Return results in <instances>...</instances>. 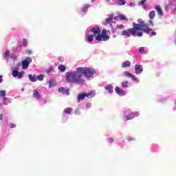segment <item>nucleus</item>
<instances>
[{
  "label": "nucleus",
  "instance_id": "f257e3e1",
  "mask_svg": "<svg viewBox=\"0 0 176 176\" xmlns=\"http://www.w3.org/2000/svg\"><path fill=\"white\" fill-rule=\"evenodd\" d=\"M96 74V70L90 67H78L76 72H69L66 73V80L70 83H82L85 82L82 80V75H85L86 78H91Z\"/></svg>",
  "mask_w": 176,
  "mask_h": 176
},
{
  "label": "nucleus",
  "instance_id": "f03ea898",
  "mask_svg": "<svg viewBox=\"0 0 176 176\" xmlns=\"http://www.w3.org/2000/svg\"><path fill=\"white\" fill-rule=\"evenodd\" d=\"M151 31H152V29L151 28H148L145 21L140 19L139 23H133V28L122 30L121 35H122V36H126V38H129L131 35H133V36H135V35H137V36L141 37L143 35L142 32L149 34Z\"/></svg>",
  "mask_w": 176,
  "mask_h": 176
},
{
  "label": "nucleus",
  "instance_id": "7ed1b4c3",
  "mask_svg": "<svg viewBox=\"0 0 176 176\" xmlns=\"http://www.w3.org/2000/svg\"><path fill=\"white\" fill-rule=\"evenodd\" d=\"M96 41H98V42H101V41H103L104 42L109 41V36L107 34V30L103 29L102 32H100V35L96 36Z\"/></svg>",
  "mask_w": 176,
  "mask_h": 176
},
{
  "label": "nucleus",
  "instance_id": "20e7f679",
  "mask_svg": "<svg viewBox=\"0 0 176 176\" xmlns=\"http://www.w3.org/2000/svg\"><path fill=\"white\" fill-rule=\"evenodd\" d=\"M31 63H32V58L31 57H27L25 59H23L21 62L23 69H27Z\"/></svg>",
  "mask_w": 176,
  "mask_h": 176
},
{
  "label": "nucleus",
  "instance_id": "39448f33",
  "mask_svg": "<svg viewBox=\"0 0 176 176\" xmlns=\"http://www.w3.org/2000/svg\"><path fill=\"white\" fill-rule=\"evenodd\" d=\"M90 32H91L93 34L94 36H98V35H100V34H101V30L100 29V27L96 26L94 28H92L90 30Z\"/></svg>",
  "mask_w": 176,
  "mask_h": 176
},
{
  "label": "nucleus",
  "instance_id": "423d86ee",
  "mask_svg": "<svg viewBox=\"0 0 176 176\" xmlns=\"http://www.w3.org/2000/svg\"><path fill=\"white\" fill-rule=\"evenodd\" d=\"M124 76L126 78H131L132 80H134L135 82H137L138 80V78H135V76L129 72H124Z\"/></svg>",
  "mask_w": 176,
  "mask_h": 176
},
{
  "label": "nucleus",
  "instance_id": "0eeeda50",
  "mask_svg": "<svg viewBox=\"0 0 176 176\" xmlns=\"http://www.w3.org/2000/svg\"><path fill=\"white\" fill-rule=\"evenodd\" d=\"M87 95L86 93L85 92H81L80 94H78V96H77V102H80V101H83V100H85V98H86Z\"/></svg>",
  "mask_w": 176,
  "mask_h": 176
},
{
  "label": "nucleus",
  "instance_id": "6e6552de",
  "mask_svg": "<svg viewBox=\"0 0 176 176\" xmlns=\"http://www.w3.org/2000/svg\"><path fill=\"white\" fill-rule=\"evenodd\" d=\"M137 116V113H131L128 116H124V120H131V119H134Z\"/></svg>",
  "mask_w": 176,
  "mask_h": 176
},
{
  "label": "nucleus",
  "instance_id": "1a4fd4ad",
  "mask_svg": "<svg viewBox=\"0 0 176 176\" xmlns=\"http://www.w3.org/2000/svg\"><path fill=\"white\" fill-rule=\"evenodd\" d=\"M144 69L142 68V66L141 65H135V71L136 72V75H138L142 72Z\"/></svg>",
  "mask_w": 176,
  "mask_h": 176
},
{
  "label": "nucleus",
  "instance_id": "9d476101",
  "mask_svg": "<svg viewBox=\"0 0 176 176\" xmlns=\"http://www.w3.org/2000/svg\"><path fill=\"white\" fill-rule=\"evenodd\" d=\"M116 93L118 94L119 96H124L126 94V91L124 90H122L119 87H116L115 89Z\"/></svg>",
  "mask_w": 176,
  "mask_h": 176
},
{
  "label": "nucleus",
  "instance_id": "9b49d317",
  "mask_svg": "<svg viewBox=\"0 0 176 176\" xmlns=\"http://www.w3.org/2000/svg\"><path fill=\"white\" fill-rule=\"evenodd\" d=\"M59 93H63L65 96H69V91L68 89L65 90V88L64 87H60L58 90Z\"/></svg>",
  "mask_w": 176,
  "mask_h": 176
},
{
  "label": "nucleus",
  "instance_id": "f8f14e48",
  "mask_svg": "<svg viewBox=\"0 0 176 176\" xmlns=\"http://www.w3.org/2000/svg\"><path fill=\"white\" fill-rule=\"evenodd\" d=\"M155 10H157V13L158 16H163V10H162V8L160 6H156L155 7Z\"/></svg>",
  "mask_w": 176,
  "mask_h": 176
},
{
  "label": "nucleus",
  "instance_id": "ddd939ff",
  "mask_svg": "<svg viewBox=\"0 0 176 176\" xmlns=\"http://www.w3.org/2000/svg\"><path fill=\"white\" fill-rule=\"evenodd\" d=\"M33 97H34V98H36V100H39L41 98V94H39V92H38V90H36V89L34 90Z\"/></svg>",
  "mask_w": 176,
  "mask_h": 176
},
{
  "label": "nucleus",
  "instance_id": "4468645a",
  "mask_svg": "<svg viewBox=\"0 0 176 176\" xmlns=\"http://www.w3.org/2000/svg\"><path fill=\"white\" fill-rule=\"evenodd\" d=\"M105 90H108L109 93L113 92V86L112 85H107L104 87Z\"/></svg>",
  "mask_w": 176,
  "mask_h": 176
},
{
  "label": "nucleus",
  "instance_id": "2eb2a0df",
  "mask_svg": "<svg viewBox=\"0 0 176 176\" xmlns=\"http://www.w3.org/2000/svg\"><path fill=\"white\" fill-rule=\"evenodd\" d=\"M87 98H93L96 97V91H91L88 94H86Z\"/></svg>",
  "mask_w": 176,
  "mask_h": 176
},
{
  "label": "nucleus",
  "instance_id": "dca6fc26",
  "mask_svg": "<svg viewBox=\"0 0 176 176\" xmlns=\"http://www.w3.org/2000/svg\"><path fill=\"white\" fill-rule=\"evenodd\" d=\"M28 78L30 82H36L37 78L35 75L28 74Z\"/></svg>",
  "mask_w": 176,
  "mask_h": 176
},
{
  "label": "nucleus",
  "instance_id": "f3484780",
  "mask_svg": "<svg viewBox=\"0 0 176 176\" xmlns=\"http://www.w3.org/2000/svg\"><path fill=\"white\" fill-rule=\"evenodd\" d=\"M130 65H131V63H130L129 60H126L122 63V68H126L127 67H130Z\"/></svg>",
  "mask_w": 176,
  "mask_h": 176
},
{
  "label": "nucleus",
  "instance_id": "a211bd4d",
  "mask_svg": "<svg viewBox=\"0 0 176 176\" xmlns=\"http://www.w3.org/2000/svg\"><path fill=\"white\" fill-rule=\"evenodd\" d=\"M58 69H59L60 72H65V69H67V67H65V65H60L58 67Z\"/></svg>",
  "mask_w": 176,
  "mask_h": 176
},
{
  "label": "nucleus",
  "instance_id": "6ab92c4d",
  "mask_svg": "<svg viewBox=\"0 0 176 176\" xmlns=\"http://www.w3.org/2000/svg\"><path fill=\"white\" fill-rule=\"evenodd\" d=\"M63 111L65 112V113H66L67 115H71V112H72V108L71 107H68L66 108L63 110Z\"/></svg>",
  "mask_w": 176,
  "mask_h": 176
},
{
  "label": "nucleus",
  "instance_id": "aec40b11",
  "mask_svg": "<svg viewBox=\"0 0 176 176\" xmlns=\"http://www.w3.org/2000/svg\"><path fill=\"white\" fill-rule=\"evenodd\" d=\"M121 86L123 89H127V87H129V81H123L121 83Z\"/></svg>",
  "mask_w": 176,
  "mask_h": 176
},
{
  "label": "nucleus",
  "instance_id": "412c9836",
  "mask_svg": "<svg viewBox=\"0 0 176 176\" xmlns=\"http://www.w3.org/2000/svg\"><path fill=\"white\" fill-rule=\"evenodd\" d=\"M156 16V12L155 11H151L148 14V17L152 20Z\"/></svg>",
  "mask_w": 176,
  "mask_h": 176
},
{
  "label": "nucleus",
  "instance_id": "4be33fe9",
  "mask_svg": "<svg viewBox=\"0 0 176 176\" xmlns=\"http://www.w3.org/2000/svg\"><path fill=\"white\" fill-rule=\"evenodd\" d=\"M139 52L142 53V54H148V51H145V47H141L139 49Z\"/></svg>",
  "mask_w": 176,
  "mask_h": 176
},
{
  "label": "nucleus",
  "instance_id": "5701e85b",
  "mask_svg": "<svg viewBox=\"0 0 176 176\" xmlns=\"http://www.w3.org/2000/svg\"><path fill=\"white\" fill-rule=\"evenodd\" d=\"M94 35L93 34H89V35H88V36H87V41H88V42H93V41H94Z\"/></svg>",
  "mask_w": 176,
  "mask_h": 176
},
{
  "label": "nucleus",
  "instance_id": "b1692460",
  "mask_svg": "<svg viewBox=\"0 0 176 176\" xmlns=\"http://www.w3.org/2000/svg\"><path fill=\"white\" fill-rule=\"evenodd\" d=\"M118 18L120 19V20L121 21H126V20H127V17H126V16H125L124 15H123V14L119 15V16H118Z\"/></svg>",
  "mask_w": 176,
  "mask_h": 176
},
{
  "label": "nucleus",
  "instance_id": "393cba45",
  "mask_svg": "<svg viewBox=\"0 0 176 176\" xmlns=\"http://www.w3.org/2000/svg\"><path fill=\"white\" fill-rule=\"evenodd\" d=\"M56 86V83L54 82V80H51L49 82V87H54Z\"/></svg>",
  "mask_w": 176,
  "mask_h": 176
},
{
  "label": "nucleus",
  "instance_id": "a878e982",
  "mask_svg": "<svg viewBox=\"0 0 176 176\" xmlns=\"http://www.w3.org/2000/svg\"><path fill=\"white\" fill-rule=\"evenodd\" d=\"M36 78H37V80L42 82V80H43V78H45V76H43V75H42V74H40Z\"/></svg>",
  "mask_w": 176,
  "mask_h": 176
},
{
  "label": "nucleus",
  "instance_id": "bb28decb",
  "mask_svg": "<svg viewBox=\"0 0 176 176\" xmlns=\"http://www.w3.org/2000/svg\"><path fill=\"white\" fill-rule=\"evenodd\" d=\"M6 96V91L5 90H0V97H4Z\"/></svg>",
  "mask_w": 176,
  "mask_h": 176
},
{
  "label": "nucleus",
  "instance_id": "cd10ccee",
  "mask_svg": "<svg viewBox=\"0 0 176 176\" xmlns=\"http://www.w3.org/2000/svg\"><path fill=\"white\" fill-rule=\"evenodd\" d=\"M18 75H19V71H17V70H14V71H12V76H13L14 78L17 77Z\"/></svg>",
  "mask_w": 176,
  "mask_h": 176
},
{
  "label": "nucleus",
  "instance_id": "c85d7f7f",
  "mask_svg": "<svg viewBox=\"0 0 176 176\" xmlns=\"http://www.w3.org/2000/svg\"><path fill=\"white\" fill-rule=\"evenodd\" d=\"M3 105H8V98L4 97L3 98Z\"/></svg>",
  "mask_w": 176,
  "mask_h": 176
},
{
  "label": "nucleus",
  "instance_id": "c756f323",
  "mask_svg": "<svg viewBox=\"0 0 176 176\" xmlns=\"http://www.w3.org/2000/svg\"><path fill=\"white\" fill-rule=\"evenodd\" d=\"M118 4L119 5H126V1L124 0H118Z\"/></svg>",
  "mask_w": 176,
  "mask_h": 176
},
{
  "label": "nucleus",
  "instance_id": "7c9ffc66",
  "mask_svg": "<svg viewBox=\"0 0 176 176\" xmlns=\"http://www.w3.org/2000/svg\"><path fill=\"white\" fill-rule=\"evenodd\" d=\"M146 27H148V28H149V25H151V27H153V21H152V20H149L148 21V25H146Z\"/></svg>",
  "mask_w": 176,
  "mask_h": 176
},
{
  "label": "nucleus",
  "instance_id": "2f4dec72",
  "mask_svg": "<svg viewBox=\"0 0 176 176\" xmlns=\"http://www.w3.org/2000/svg\"><path fill=\"white\" fill-rule=\"evenodd\" d=\"M17 76H18L19 79H21V78H23V76H24V73L23 72H19Z\"/></svg>",
  "mask_w": 176,
  "mask_h": 176
},
{
  "label": "nucleus",
  "instance_id": "473e14b6",
  "mask_svg": "<svg viewBox=\"0 0 176 176\" xmlns=\"http://www.w3.org/2000/svg\"><path fill=\"white\" fill-rule=\"evenodd\" d=\"M173 5V3H169L168 4L165 6V10H168L170 9V6Z\"/></svg>",
  "mask_w": 176,
  "mask_h": 176
},
{
  "label": "nucleus",
  "instance_id": "72a5a7b5",
  "mask_svg": "<svg viewBox=\"0 0 176 176\" xmlns=\"http://www.w3.org/2000/svg\"><path fill=\"white\" fill-rule=\"evenodd\" d=\"M9 56H10V52H9V51H6V52H5V54H4V57H5L6 58H8V57H9Z\"/></svg>",
  "mask_w": 176,
  "mask_h": 176
},
{
  "label": "nucleus",
  "instance_id": "f704fd0d",
  "mask_svg": "<svg viewBox=\"0 0 176 176\" xmlns=\"http://www.w3.org/2000/svg\"><path fill=\"white\" fill-rule=\"evenodd\" d=\"M10 58H12V60H16V58H17V56H16V54H12L10 56Z\"/></svg>",
  "mask_w": 176,
  "mask_h": 176
},
{
  "label": "nucleus",
  "instance_id": "c9c22d12",
  "mask_svg": "<svg viewBox=\"0 0 176 176\" xmlns=\"http://www.w3.org/2000/svg\"><path fill=\"white\" fill-rule=\"evenodd\" d=\"M112 20L113 19L111 17L106 19L107 23H112Z\"/></svg>",
  "mask_w": 176,
  "mask_h": 176
},
{
  "label": "nucleus",
  "instance_id": "e433bc0d",
  "mask_svg": "<svg viewBox=\"0 0 176 176\" xmlns=\"http://www.w3.org/2000/svg\"><path fill=\"white\" fill-rule=\"evenodd\" d=\"M146 0H142L139 2V5H144Z\"/></svg>",
  "mask_w": 176,
  "mask_h": 176
},
{
  "label": "nucleus",
  "instance_id": "4c0bfd02",
  "mask_svg": "<svg viewBox=\"0 0 176 176\" xmlns=\"http://www.w3.org/2000/svg\"><path fill=\"white\" fill-rule=\"evenodd\" d=\"M22 43L23 46H27V43H28L27 39H23Z\"/></svg>",
  "mask_w": 176,
  "mask_h": 176
},
{
  "label": "nucleus",
  "instance_id": "58836bf2",
  "mask_svg": "<svg viewBox=\"0 0 176 176\" xmlns=\"http://www.w3.org/2000/svg\"><path fill=\"white\" fill-rule=\"evenodd\" d=\"M10 129H14V127H16V124L11 123L10 125Z\"/></svg>",
  "mask_w": 176,
  "mask_h": 176
},
{
  "label": "nucleus",
  "instance_id": "ea45409f",
  "mask_svg": "<svg viewBox=\"0 0 176 176\" xmlns=\"http://www.w3.org/2000/svg\"><path fill=\"white\" fill-rule=\"evenodd\" d=\"M172 6H175L174 10H176V1H173V2L172 3Z\"/></svg>",
  "mask_w": 176,
  "mask_h": 176
},
{
  "label": "nucleus",
  "instance_id": "a19ab883",
  "mask_svg": "<svg viewBox=\"0 0 176 176\" xmlns=\"http://www.w3.org/2000/svg\"><path fill=\"white\" fill-rule=\"evenodd\" d=\"M109 144H112V142H113V138H109Z\"/></svg>",
  "mask_w": 176,
  "mask_h": 176
},
{
  "label": "nucleus",
  "instance_id": "79ce46f5",
  "mask_svg": "<svg viewBox=\"0 0 176 176\" xmlns=\"http://www.w3.org/2000/svg\"><path fill=\"white\" fill-rule=\"evenodd\" d=\"M156 35V32H152L151 34H150V36H153Z\"/></svg>",
  "mask_w": 176,
  "mask_h": 176
},
{
  "label": "nucleus",
  "instance_id": "37998d69",
  "mask_svg": "<svg viewBox=\"0 0 176 176\" xmlns=\"http://www.w3.org/2000/svg\"><path fill=\"white\" fill-rule=\"evenodd\" d=\"M3 76L1 75H0V83H2V82H3V78H2Z\"/></svg>",
  "mask_w": 176,
  "mask_h": 176
},
{
  "label": "nucleus",
  "instance_id": "c03bdc74",
  "mask_svg": "<svg viewBox=\"0 0 176 176\" xmlns=\"http://www.w3.org/2000/svg\"><path fill=\"white\" fill-rule=\"evenodd\" d=\"M3 115L0 114V120H3Z\"/></svg>",
  "mask_w": 176,
  "mask_h": 176
},
{
  "label": "nucleus",
  "instance_id": "a18cd8bd",
  "mask_svg": "<svg viewBox=\"0 0 176 176\" xmlns=\"http://www.w3.org/2000/svg\"><path fill=\"white\" fill-rule=\"evenodd\" d=\"M12 50H17V48L13 47Z\"/></svg>",
  "mask_w": 176,
  "mask_h": 176
},
{
  "label": "nucleus",
  "instance_id": "49530a36",
  "mask_svg": "<svg viewBox=\"0 0 176 176\" xmlns=\"http://www.w3.org/2000/svg\"><path fill=\"white\" fill-rule=\"evenodd\" d=\"M28 54H31V51H28Z\"/></svg>",
  "mask_w": 176,
  "mask_h": 176
},
{
  "label": "nucleus",
  "instance_id": "de8ad7c7",
  "mask_svg": "<svg viewBox=\"0 0 176 176\" xmlns=\"http://www.w3.org/2000/svg\"><path fill=\"white\" fill-rule=\"evenodd\" d=\"M107 2H109L110 0H106Z\"/></svg>",
  "mask_w": 176,
  "mask_h": 176
}]
</instances>
